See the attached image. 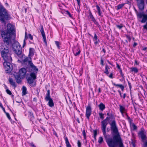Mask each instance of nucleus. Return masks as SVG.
Here are the masks:
<instances>
[{"label":"nucleus","instance_id":"1","mask_svg":"<svg viewBox=\"0 0 147 147\" xmlns=\"http://www.w3.org/2000/svg\"><path fill=\"white\" fill-rule=\"evenodd\" d=\"M110 124L111 133L113 138H108L109 135L106 134L107 126L101 125V129L106 141L109 147H124L122 139L119 133L117 126Z\"/></svg>","mask_w":147,"mask_h":147},{"label":"nucleus","instance_id":"2","mask_svg":"<svg viewBox=\"0 0 147 147\" xmlns=\"http://www.w3.org/2000/svg\"><path fill=\"white\" fill-rule=\"evenodd\" d=\"M30 58L26 57L22 60L21 63L24 67L21 68L19 71L18 75L22 78H24L26 76L27 71L29 72L38 71V69L34 65L31 60Z\"/></svg>","mask_w":147,"mask_h":147},{"label":"nucleus","instance_id":"3","mask_svg":"<svg viewBox=\"0 0 147 147\" xmlns=\"http://www.w3.org/2000/svg\"><path fill=\"white\" fill-rule=\"evenodd\" d=\"M9 46L3 45L1 46L0 51L2 57L4 60L10 61L12 58L9 52Z\"/></svg>","mask_w":147,"mask_h":147},{"label":"nucleus","instance_id":"4","mask_svg":"<svg viewBox=\"0 0 147 147\" xmlns=\"http://www.w3.org/2000/svg\"><path fill=\"white\" fill-rule=\"evenodd\" d=\"M107 115L108 117H107L105 119L101 122V125L107 126L108 124L107 121L111 119L112 121L109 123V125H110V124L112 125L113 123V125H115V126H117L114 115L112 113H107Z\"/></svg>","mask_w":147,"mask_h":147},{"label":"nucleus","instance_id":"5","mask_svg":"<svg viewBox=\"0 0 147 147\" xmlns=\"http://www.w3.org/2000/svg\"><path fill=\"white\" fill-rule=\"evenodd\" d=\"M2 37L3 38L4 45L8 46L12 43L11 37L12 36L6 34V32L3 30L0 31Z\"/></svg>","mask_w":147,"mask_h":147},{"label":"nucleus","instance_id":"6","mask_svg":"<svg viewBox=\"0 0 147 147\" xmlns=\"http://www.w3.org/2000/svg\"><path fill=\"white\" fill-rule=\"evenodd\" d=\"M9 15L5 10V9L2 6L0 7V20L3 23H5V20H9Z\"/></svg>","mask_w":147,"mask_h":147},{"label":"nucleus","instance_id":"7","mask_svg":"<svg viewBox=\"0 0 147 147\" xmlns=\"http://www.w3.org/2000/svg\"><path fill=\"white\" fill-rule=\"evenodd\" d=\"M13 50V51L18 57L21 55L22 48L19 43L18 42H14L12 45Z\"/></svg>","mask_w":147,"mask_h":147},{"label":"nucleus","instance_id":"8","mask_svg":"<svg viewBox=\"0 0 147 147\" xmlns=\"http://www.w3.org/2000/svg\"><path fill=\"white\" fill-rule=\"evenodd\" d=\"M7 32L6 34L15 36V30L14 26L10 23L7 24Z\"/></svg>","mask_w":147,"mask_h":147},{"label":"nucleus","instance_id":"9","mask_svg":"<svg viewBox=\"0 0 147 147\" xmlns=\"http://www.w3.org/2000/svg\"><path fill=\"white\" fill-rule=\"evenodd\" d=\"M146 134V132L144 129L143 128H142L141 130L138 133V135L141 138L142 141L143 142H144L147 138Z\"/></svg>","mask_w":147,"mask_h":147},{"label":"nucleus","instance_id":"10","mask_svg":"<svg viewBox=\"0 0 147 147\" xmlns=\"http://www.w3.org/2000/svg\"><path fill=\"white\" fill-rule=\"evenodd\" d=\"M137 16L140 18L143 17L141 21L142 23H144L147 20V15L146 14H143L141 13H140L139 14H137Z\"/></svg>","mask_w":147,"mask_h":147},{"label":"nucleus","instance_id":"11","mask_svg":"<svg viewBox=\"0 0 147 147\" xmlns=\"http://www.w3.org/2000/svg\"><path fill=\"white\" fill-rule=\"evenodd\" d=\"M92 109L90 106H88L86 109V116L88 119H89L90 117L91 114Z\"/></svg>","mask_w":147,"mask_h":147},{"label":"nucleus","instance_id":"12","mask_svg":"<svg viewBox=\"0 0 147 147\" xmlns=\"http://www.w3.org/2000/svg\"><path fill=\"white\" fill-rule=\"evenodd\" d=\"M40 32L41 33V35L43 37V40L45 44L46 45H47V43L46 40V38L45 35V32L44 31V29L43 28V27L42 25H40Z\"/></svg>","mask_w":147,"mask_h":147},{"label":"nucleus","instance_id":"13","mask_svg":"<svg viewBox=\"0 0 147 147\" xmlns=\"http://www.w3.org/2000/svg\"><path fill=\"white\" fill-rule=\"evenodd\" d=\"M137 1H140V2L138 4L139 9L141 11L144 9V0H137Z\"/></svg>","mask_w":147,"mask_h":147},{"label":"nucleus","instance_id":"14","mask_svg":"<svg viewBox=\"0 0 147 147\" xmlns=\"http://www.w3.org/2000/svg\"><path fill=\"white\" fill-rule=\"evenodd\" d=\"M34 80H33L32 78H31L29 77L27 79L28 83L32 87H34L36 86V83L33 84Z\"/></svg>","mask_w":147,"mask_h":147},{"label":"nucleus","instance_id":"15","mask_svg":"<svg viewBox=\"0 0 147 147\" xmlns=\"http://www.w3.org/2000/svg\"><path fill=\"white\" fill-rule=\"evenodd\" d=\"M14 76L16 82L17 83L20 84L21 82V79H23V78H22L21 76H20L18 74H17L16 75H15Z\"/></svg>","mask_w":147,"mask_h":147},{"label":"nucleus","instance_id":"16","mask_svg":"<svg viewBox=\"0 0 147 147\" xmlns=\"http://www.w3.org/2000/svg\"><path fill=\"white\" fill-rule=\"evenodd\" d=\"M45 100L46 101H49L48 105L49 107H52L54 106L53 101L52 98L47 99Z\"/></svg>","mask_w":147,"mask_h":147},{"label":"nucleus","instance_id":"17","mask_svg":"<svg viewBox=\"0 0 147 147\" xmlns=\"http://www.w3.org/2000/svg\"><path fill=\"white\" fill-rule=\"evenodd\" d=\"M8 81L10 84L14 88H15L17 86V85L15 82L13 81V79L12 78H9L8 79Z\"/></svg>","mask_w":147,"mask_h":147},{"label":"nucleus","instance_id":"18","mask_svg":"<svg viewBox=\"0 0 147 147\" xmlns=\"http://www.w3.org/2000/svg\"><path fill=\"white\" fill-rule=\"evenodd\" d=\"M112 84L115 86H116L118 87L122 91H123L124 89V86L121 84H116L115 83H113L112 82Z\"/></svg>","mask_w":147,"mask_h":147},{"label":"nucleus","instance_id":"19","mask_svg":"<svg viewBox=\"0 0 147 147\" xmlns=\"http://www.w3.org/2000/svg\"><path fill=\"white\" fill-rule=\"evenodd\" d=\"M93 40L95 45H97L100 42L99 39H98L96 33H94Z\"/></svg>","mask_w":147,"mask_h":147},{"label":"nucleus","instance_id":"20","mask_svg":"<svg viewBox=\"0 0 147 147\" xmlns=\"http://www.w3.org/2000/svg\"><path fill=\"white\" fill-rule=\"evenodd\" d=\"M119 110L120 111L121 113V114H122L123 116H124V115L123 114L124 113V112L125 111V108L122 106V105H119Z\"/></svg>","mask_w":147,"mask_h":147},{"label":"nucleus","instance_id":"21","mask_svg":"<svg viewBox=\"0 0 147 147\" xmlns=\"http://www.w3.org/2000/svg\"><path fill=\"white\" fill-rule=\"evenodd\" d=\"M99 109L102 111H103L105 108V105L102 103L101 102L98 105Z\"/></svg>","mask_w":147,"mask_h":147},{"label":"nucleus","instance_id":"22","mask_svg":"<svg viewBox=\"0 0 147 147\" xmlns=\"http://www.w3.org/2000/svg\"><path fill=\"white\" fill-rule=\"evenodd\" d=\"M88 13L89 14V16L90 19H92V21L94 22L96 21V20L95 19L94 17L93 16V15H92V14L90 10L89 11Z\"/></svg>","mask_w":147,"mask_h":147},{"label":"nucleus","instance_id":"23","mask_svg":"<svg viewBox=\"0 0 147 147\" xmlns=\"http://www.w3.org/2000/svg\"><path fill=\"white\" fill-rule=\"evenodd\" d=\"M29 77L30 78H32L33 80H35L36 79V74L34 72H31L30 74V76Z\"/></svg>","mask_w":147,"mask_h":147},{"label":"nucleus","instance_id":"24","mask_svg":"<svg viewBox=\"0 0 147 147\" xmlns=\"http://www.w3.org/2000/svg\"><path fill=\"white\" fill-rule=\"evenodd\" d=\"M34 49L32 48H30L29 49V56H32L34 55Z\"/></svg>","mask_w":147,"mask_h":147},{"label":"nucleus","instance_id":"25","mask_svg":"<svg viewBox=\"0 0 147 147\" xmlns=\"http://www.w3.org/2000/svg\"><path fill=\"white\" fill-rule=\"evenodd\" d=\"M96 6L97 8V10L99 15L100 16H101L102 17L103 16L101 15L102 12L101 11V10H100V7L98 5H96Z\"/></svg>","mask_w":147,"mask_h":147},{"label":"nucleus","instance_id":"26","mask_svg":"<svg viewBox=\"0 0 147 147\" xmlns=\"http://www.w3.org/2000/svg\"><path fill=\"white\" fill-rule=\"evenodd\" d=\"M22 96L25 95L27 93H26V90H27L25 86H23L22 87Z\"/></svg>","mask_w":147,"mask_h":147},{"label":"nucleus","instance_id":"27","mask_svg":"<svg viewBox=\"0 0 147 147\" xmlns=\"http://www.w3.org/2000/svg\"><path fill=\"white\" fill-rule=\"evenodd\" d=\"M50 98H51L50 96V90H47V93L45 98V100Z\"/></svg>","mask_w":147,"mask_h":147},{"label":"nucleus","instance_id":"28","mask_svg":"<svg viewBox=\"0 0 147 147\" xmlns=\"http://www.w3.org/2000/svg\"><path fill=\"white\" fill-rule=\"evenodd\" d=\"M131 69L130 72H134V73H137L138 72V68L136 67H132L130 68Z\"/></svg>","mask_w":147,"mask_h":147},{"label":"nucleus","instance_id":"29","mask_svg":"<svg viewBox=\"0 0 147 147\" xmlns=\"http://www.w3.org/2000/svg\"><path fill=\"white\" fill-rule=\"evenodd\" d=\"M26 38H29L31 40H32L33 39V36L31 35L30 34H28V36H27V35L26 32L25 33V39H26Z\"/></svg>","mask_w":147,"mask_h":147},{"label":"nucleus","instance_id":"30","mask_svg":"<svg viewBox=\"0 0 147 147\" xmlns=\"http://www.w3.org/2000/svg\"><path fill=\"white\" fill-rule=\"evenodd\" d=\"M65 142L67 147H71L67 137L65 138Z\"/></svg>","mask_w":147,"mask_h":147},{"label":"nucleus","instance_id":"31","mask_svg":"<svg viewBox=\"0 0 147 147\" xmlns=\"http://www.w3.org/2000/svg\"><path fill=\"white\" fill-rule=\"evenodd\" d=\"M110 68H109V66L107 65H105V71L104 72V73H105L106 75H108L109 74V72L108 71V69H109Z\"/></svg>","mask_w":147,"mask_h":147},{"label":"nucleus","instance_id":"32","mask_svg":"<svg viewBox=\"0 0 147 147\" xmlns=\"http://www.w3.org/2000/svg\"><path fill=\"white\" fill-rule=\"evenodd\" d=\"M116 27L119 30L121 29L123 26V24H116L115 25Z\"/></svg>","mask_w":147,"mask_h":147},{"label":"nucleus","instance_id":"33","mask_svg":"<svg viewBox=\"0 0 147 147\" xmlns=\"http://www.w3.org/2000/svg\"><path fill=\"white\" fill-rule=\"evenodd\" d=\"M125 4V3H122L121 4H119L117 6V10H119L121 9V8H122Z\"/></svg>","mask_w":147,"mask_h":147},{"label":"nucleus","instance_id":"34","mask_svg":"<svg viewBox=\"0 0 147 147\" xmlns=\"http://www.w3.org/2000/svg\"><path fill=\"white\" fill-rule=\"evenodd\" d=\"M94 134V138L95 140L96 139V136L97 135V131L96 130H93Z\"/></svg>","mask_w":147,"mask_h":147},{"label":"nucleus","instance_id":"35","mask_svg":"<svg viewBox=\"0 0 147 147\" xmlns=\"http://www.w3.org/2000/svg\"><path fill=\"white\" fill-rule=\"evenodd\" d=\"M78 52H76V53H75V52L73 51V53L74 54V55L75 56H77L80 53L81 51L80 49H78Z\"/></svg>","mask_w":147,"mask_h":147},{"label":"nucleus","instance_id":"36","mask_svg":"<svg viewBox=\"0 0 147 147\" xmlns=\"http://www.w3.org/2000/svg\"><path fill=\"white\" fill-rule=\"evenodd\" d=\"M103 142V138L102 137H100L98 139V142L100 143L101 144Z\"/></svg>","mask_w":147,"mask_h":147},{"label":"nucleus","instance_id":"37","mask_svg":"<svg viewBox=\"0 0 147 147\" xmlns=\"http://www.w3.org/2000/svg\"><path fill=\"white\" fill-rule=\"evenodd\" d=\"M55 43L57 47L59 49H60V43L59 42L57 41H55Z\"/></svg>","mask_w":147,"mask_h":147},{"label":"nucleus","instance_id":"38","mask_svg":"<svg viewBox=\"0 0 147 147\" xmlns=\"http://www.w3.org/2000/svg\"><path fill=\"white\" fill-rule=\"evenodd\" d=\"M94 23L99 28V29L100 30L101 26L100 25H99L98 22L96 21L94 22Z\"/></svg>","mask_w":147,"mask_h":147},{"label":"nucleus","instance_id":"39","mask_svg":"<svg viewBox=\"0 0 147 147\" xmlns=\"http://www.w3.org/2000/svg\"><path fill=\"white\" fill-rule=\"evenodd\" d=\"M99 115L100 116V118L101 119H103L104 118V114H102L101 113H99Z\"/></svg>","mask_w":147,"mask_h":147},{"label":"nucleus","instance_id":"40","mask_svg":"<svg viewBox=\"0 0 147 147\" xmlns=\"http://www.w3.org/2000/svg\"><path fill=\"white\" fill-rule=\"evenodd\" d=\"M11 60L10 61H5V62L6 63V64L7 65V66L9 67V68H10V62L11 61Z\"/></svg>","mask_w":147,"mask_h":147},{"label":"nucleus","instance_id":"41","mask_svg":"<svg viewBox=\"0 0 147 147\" xmlns=\"http://www.w3.org/2000/svg\"><path fill=\"white\" fill-rule=\"evenodd\" d=\"M6 91L8 94L9 95H11L12 94V93L11 92V91L8 89H6Z\"/></svg>","mask_w":147,"mask_h":147},{"label":"nucleus","instance_id":"42","mask_svg":"<svg viewBox=\"0 0 147 147\" xmlns=\"http://www.w3.org/2000/svg\"><path fill=\"white\" fill-rule=\"evenodd\" d=\"M66 14L68 15L70 18H72V15L68 11H66Z\"/></svg>","mask_w":147,"mask_h":147},{"label":"nucleus","instance_id":"43","mask_svg":"<svg viewBox=\"0 0 147 147\" xmlns=\"http://www.w3.org/2000/svg\"><path fill=\"white\" fill-rule=\"evenodd\" d=\"M119 70V72L120 73L121 76V77H122L123 78H124V74L122 73V70L121 69Z\"/></svg>","mask_w":147,"mask_h":147},{"label":"nucleus","instance_id":"44","mask_svg":"<svg viewBox=\"0 0 147 147\" xmlns=\"http://www.w3.org/2000/svg\"><path fill=\"white\" fill-rule=\"evenodd\" d=\"M77 144L78 147H81V143L80 142L79 140H78L77 141Z\"/></svg>","mask_w":147,"mask_h":147},{"label":"nucleus","instance_id":"45","mask_svg":"<svg viewBox=\"0 0 147 147\" xmlns=\"http://www.w3.org/2000/svg\"><path fill=\"white\" fill-rule=\"evenodd\" d=\"M5 114H6V116L8 118L9 120H10L11 119V118L9 114L7 112L6 113H5Z\"/></svg>","mask_w":147,"mask_h":147},{"label":"nucleus","instance_id":"46","mask_svg":"<svg viewBox=\"0 0 147 147\" xmlns=\"http://www.w3.org/2000/svg\"><path fill=\"white\" fill-rule=\"evenodd\" d=\"M127 82L128 84L129 87L130 89V90L131 88V84L128 81H127Z\"/></svg>","mask_w":147,"mask_h":147},{"label":"nucleus","instance_id":"47","mask_svg":"<svg viewBox=\"0 0 147 147\" xmlns=\"http://www.w3.org/2000/svg\"><path fill=\"white\" fill-rule=\"evenodd\" d=\"M132 127L133 128L134 130H136L137 129V126L134 124H132Z\"/></svg>","mask_w":147,"mask_h":147},{"label":"nucleus","instance_id":"48","mask_svg":"<svg viewBox=\"0 0 147 147\" xmlns=\"http://www.w3.org/2000/svg\"><path fill=\"white\" fill-rule=\"evenodd\" d=\"M82 135L84 136V138H85L86 136V134L85 130H84L82 131Z\"/></svg>","mask_w":147,"mask_h":147},{"label":"nucleus","instance_id":"49","mask_svg":"<svg viewBox=\"0 0 147 147\" xmlns=\"http://www.w3.org/2000/svg\"><path fill=\"white\" fill-rule=\"evenodd\" d=\"M104 61L102 59V57L101 58V60H100V64L102 65V66L104 65Z\"/></svg>","mask_w":147,"mask_h":147},{"label":"nucleus","instance_id":"50","mask_svg":"<svg viewBox=\"0 0 147 147\" xmlns=\"http://www.w3.org/2000/svg\"><path fill=\"white\" fill-rule=\"evenodd\" d=\"M143 27L144 29H146V30H147V21L146 22V24L144 25Z\"/></svg>","mask_w":147,"mask_h":147},{"label":"nucleus","instance_id":"51","mask_svg":"<svg viewBox=\"0 0 147 147\" xmlns=\"http://www.w3.org/2000/svg\"><path fill=\"white\" fill-rule=\"evenodd\" d=\"M140 62H138L136 60H135V64L136 65H138L140 64Z\"/></svg>","mask_w":147,"mask_h":147},{"label":"nucleus","instance_id":"52","mask_svg":"<svg viewBox=\"0 0 147 147\" xmlns=\"http://www.w3.org/2000/svg\"><path fill=\"white\" fill-rule=\"evenodd\" d=\"M109 77L111 78L112 79L113 78V74L112 73H111L110 74V75H109Z\"/></svg>","mask_w":147,"mask_h":147},{"label":"nucleus","instance_id":"53","mask_svg":"<svg viewBox=\"0 0 147 147\" xmlns=\"http://www.w3.org/2000/svg\"><path fill=\"white\" fill-rule=\"evenodd\" d=\"M144 147H147V140L144 142Z\"/></svg>","mask_w":147,"mask_h":147},{"label":"nucleus","instance_id":"54","mask_svg":"<svg viewBox=\"0 0 147 147\" xmlns=\"http://www.w3.org/2000/svg\"><path fill=\"white\" fill-rule=\"evenodd\" d=\"M30 145L32 146V147H36L35 146L34 143L32 142L30 144Z\"/></svg>","mask_w":147,"mask_h":147},{"label":"nucleus","instance_id":"55","mask_svg":"<svg viewBox=\"0 0 147 147\" xmlns=\"http://www.w3.org/2000/svg\"><path fill=\"white\" fill-rule=\"evenodd\" d=\"M126 38L127 39H128L130 41L131 40V38L130 36L128 35H126Z\"/></svg>","mask_w":147,"mask_h":147},{"label":"nucleus","instance_id":"56","mask_svg":"<svg viewBox=\"0 0 147 147\" xmlns=\"http://www.w3.org/2000/svg\"><path fill=\"white\" fill-rule=\"evenodd\" d=\"M116 65H117V66H116L117 67L118 69H121L120 65L118 64V63H116Z\"/></svg>","mask_w":147,"mask_h":147},{"label":"nucleus","instance_id":"57","mask_svg":"<svg viewBox=\"0 0 147 147\" xmlns=\"http://www.w3.org/2000/svg\"><path fill=\"white\" fill-rule=\"evenodd\" d=\"M118 92L119 93V94L120 96L122 98V95L121 93V91L120 90H118Z\"/></svg>","mask_w":147,"mask_h":147},{"label":"nucleus","instance_id":"58","mask_svg":"<svg viewBox=\"0 0 147 147\" xmlns=\"http://www.w3.org/2000/svg\"><path fill=\"white\" fill-rule=\"evenodd\" d=\"M26 42H25V39L24 40V41H23V45L22 46V47L23 48L25 46V45H26Z\"/></svg>","mask_w":147,"mask_h":147},{"label":"nucleus","instance_id":"59","mask_svg":"<svg viewBox=\"0 0 147 147\" xmlns=\"http://www.w3.org/2000/svg\"><path fill=\"white\" fill-rule=\"evenodd\" d=\"M77 2L78 5L80 6V0H76Z\"/></svg>","mask_w":147,"mask_h":147},{"label":"nucleus","instance_id":"60","mask_svg":"<svg viewBox=\"0 0 147 147\" xmlns=\"http://www.w3.org/2000/svg\"><path fill=\"white\" fill-rule=\"evenodd\" d=\"M137 45V43L136 42H134V44L133 45V46L135 47Z\"/></svg>","mask_w":147,"mask_h":147},{"label":"nucleus","instance_id":"61","mask_svg":"<svg viewBox=\"0 0 147 147\" xmlns=\"http://www.w3.org/2000/svg\"><path fill=\"white\" fill-rule=\"evenodd\" d=\"M102 51H103L104 53H105L106 52V51L105 50V49L104 48H103L102 49Z\"/></svg>","mask_w":147,"mask_h":147},{"label":"nucleus","instance_id":"62","mask_svg":"<svg viewBox=\"0 0 147 147\" xmlns=\"http://www.w3.org/2000/svg\"><path fill=\"white\" fill-rule=\"evenodd\" d=\"M33 100L34 101H35V102H36L37 101V99H36V98H34L33 99Z\"/></svg>","mask_w":147,"mask_h":147},{"label":"nucleus","instance_id":"63","mask_svg":"<svg viewBox=\"0 0 147 147\" xmlns=\"http://www.w3.org/2000/svg\"><path fill=\"white\" fill-rule=\"evenodd\" d=\"M126 94L125 93H124L123 94V99H125V97H126Z\"/></svg>","mask_w":147,"mask_h":147},{"label":"nucleus","instance_id":"64","mask_svg":"<svg viewBox=\"0 0 147 147\" xmlns=\"http://www.w3.org/2000/svg\"><path fill=\"white\" fill-rule=\"evenodd\" d=\"M147 49V47H145L142 49V50L143 51H146V50Z\"/></svg>","mask_w":147,"mask_h":147}]
</instances>
